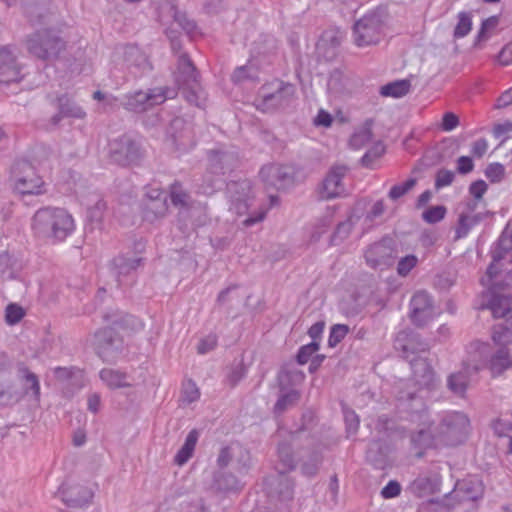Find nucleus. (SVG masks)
I'll list each match as a JSON object with an SVG mask.
<instances>
[{"instance_id":"obj_1","label":"nucleus","mask_w":512,"mask_h":512,"mask_svg":"<svg viewBox=\"0 0 512 512\" xmlns=\"http://www.w3.org/2000/svg\"><path fill=\"white\" fill-rule=\"evenodd\" d=\"M103 320L111 326L99 329L94 334L93 346L96 354L107 363L115 362L124 349L123 338L116 331L134 324L135 318L121 311L105 313Z\"/></svg>"},{"instance_id":"obj_2","label":"nucleus","mask_w":512,"mask_h":512,"mask_svg":"<svg viewBox=\"0 0 512 512\" xmlns=\"http://www.w3.org/2000/svg\"><path fill=\"white\" fill-rule=\"evenodd\" d=\"M31 228L38 238L60 243L73 233L75 222L64 208L43 207L33 215Z\"/></svg>"},{"instance_id":"obj_3","label":"nucleus","mask_w":512,"mask_h":512,"mask_svg":"<svg viewBox=\"0 0 512 512\" xmlns=\"http://www.w3.org/2000/svg\"><path fill=\"white\" fill-rule=\"evenodd\" d=\"M174 77L178 88L190 104L199 108L205 106L207 95L201 87L200 74L187 53L179 55Z\"/></svg>"},{"instance_id":"obj_4","label":"nucleus","mask_w":512,"mask_h":512,"mask_svg":"<svg viewBox=\"0 0 512 512\" xmlns=\"http://www.w3.org/2000/svg\"><path fill=\"white\" fill-rule=\"evenodd\" d=\"M176 96L177 90L175 88L156 87L146 92L139 90L127 94L124 96L121 104L128 111L141 113Z\"/></svg>"},{"instance_id":"obj_5","label":"nucleus","mask_w":512,"mask_h":512,"mask_svg":"<svg viewBox=\"0 0 512 512\" xmlns=\"http://www.w3.org/2000/svg\"><path fill=\"white\" fill-rule=\"evenodd\" d=\"M134 249L133 255L130 252L120 253L110 263L111 271L120 286L132 284L138 268L145 265L146 259L139 255L144 251L145 243L142 240L135 242Z\"/></svg>"},{"instance_id":"obj_6","label":"nucleus","mask_w":512,"mask_h":512,"mask_svg":"<svg viewBox=\"0 0 512 512\" xmlns=\"http://www.w3.org/2000/svg\"><path fill=\"white\" fill-rule=\"evenodd\" d=\"M65 47V41L47 29L35 32L27 40L29 53L44 61L56 59Z\"/></svg>"},{"instance_id":"obj_7","label":"nucleus","mask_w":512,"mask_h":512,"mask_svg":"<svg viewBox=\"0 0 512 512\" xmlns=\"http://www.w3.org/2000/svg\"><path fill=\"white\" fill-rule=\"evenodd\" d=\"M469 425V418L463 412H447L438 425V434L447 445L455 446L464 441Z\"/></svg>"},{"instance_id":"obj_8","label":"nucleus","mask_w":512,"mask_h":512,"mask_svg":"<svg viewBox=\"0 0 512 512\" xmlns=\"http://www.w3.org/2000/svg\"><path fill=\"white\" fill-rule=\"evenodd\" d=\"M12 174L15 180V189L23 195L42 194L44 190V181L35 170V167L27 160L16 161L12 168Z\"/></svg>"},{"instance_id":"obj_9","label":"nucleus","mask_w":512,"mask_h":512,"mask_svg":"<svg viewBox=\"0 0 512 512\" xmlns=\"http://www.w3.org/2000/svg\"><path fill=\"white\" fill-rule=\"evenodd\" d=\"M143 156L140 143L128 134H124L109 142V157L120 166L136 164Z\"/></svg>"},{"instance_id":"obj_10","label":"nucleus","mask_w":512,"mask_h":512,"mask_svg":"<svg viewBox=\"0 0 512 512\" xmlns=\"http://www.w3.org/2000/svg\"><path fill=\"white\" fill-rule=\"evenodd\" d=\"M364 256L370 268L385 270L391 267L398 258L395 241L390 237H384L370 245L365 251Z\"/></svg>"},{"instance_id":"obj_11","label":"nucleus","mask_w":512,"mask_h":512,"mask_svg":"<svg viewBox=\"0 0 512 512\" xmlns=\"http://www.w3.org/2000/svg\"><path fill=\"white\" fill-rule=\"evenodd\" d=\"M229 209L242 216L248 213L253 201L252 183L248 179L229 181L226 185Z\"/></svg>"},{"instance_id":"obj_12","label":"nucleus","mask_w":512,"mask_h":512,"mask_svg":"<svg viewBox=\"0 0 512 512\" xmlns=\"http://www.w3.org/2000/svg\"><path fill=\"white\" fill-rule=\"evenodd\" d=\"M382 23L378 15L368 14L359 19L353 27L354 42L363 47L380 41Z\"/></svg>"},{"instance_id":"obj_13","label":"nucleus","mask_w":512,"mask_h":512,"mask_svg":"<svg viewBox=\"0 0 512 512\" xmlns=\"http://www.w3.org/2000/svg\"><path fill=\"white\" fill-rule=\"evenodd\" d=\"M437 314L432 297L427 292L418 291L413 295L410 301V319L413 324L423 327Z\"/></svg>"},{"instance_id":"obj_14","label":"nucleus","mask_w":512,"mask_h":512,"mask_svg":"<svg viewBox=\"0 0 512 512\" xmlns=\"http://www.w3.org/2000/svg\"><path fill=\"white\" fill-rule=\"evenodd\" d=\"M54 497L69 508H82L91 501L93 494L83 485L64 481L54 493Z\"/></svg>"},{"instance_id":"obj_15","label":"nucleus","mask_w":512,"mask_h":512,"mask_svg":"<svg viewBox=\"0 0 512 512\" xmlns=\"http://www.w3.org/2000/svg\"><path fill=\"white\" fill-rule=\"evenodd\" d=\"M394 347L404 359L410 361L411 358H418L422 353L428 352L430 345L417 333L400 331L394 341Z\"/></svg>"},{"instance_id":"obj_16","label":"nucleus","mask_w":512,"mask_h":512,"mask_svg":"<svg viewBox=\"0 0 512 512\" xmlns=\"http://www.w3.org/2000/svg\"><path fill=\"white\" fill-rule=\"evenodd\" d=\"M346 173L347 167L344 165L331 167L319 188L320 198L330 200L343 196L345 194V188L342 180Z\"/></svg>"},{"instance_id":"obj_17","label":"nucleus","mask_w":512,"mask_h":512,"mask_svg":"<svg viewBox=\"0 0 512 512\" xmlns=\"http://www.w3.org/2000/svg\"><path fill=\"white\" fill-rule=\"evenodd\" d=\"M259 176L267 187L277 190L284 189L293 182V174L291 169L280 164L264 165Z\"/></svg>"},{"instance_id":"obj_18","label":"nucleus","mask_w":512,"mask_h":512,"mask_svg":"<svg viewBox=\"0 0 512 512\" xmlns=\"http://www.w3.org/2000/svg\"><path fill=\"white\" fill-rule=\"evenodd\" d=\"M11 46L0 47V83L9 84L21 80L20 66Z\"/></svg>"},{"instance_id":"obj_19","label":"nucleus","mask_w":512,"mask_h":512,"mask_svg":"<svg viewBox=\"0 0 512 512\" xmlns=\"http://www.w3.org/2000/svg\"><path fill=\"white\" fill-rule=\"evenodd\" d=\"M484 487L476 477H468L456 482L452 491L453 498L458 502L477 501L482 498Z\"/></svg>"},{"instance_id":"obj_20","label":"nucleus","mask_w":512,"mask_h":512,"mask_svg":"<svg viewBox=\"0 0 512 512\" xmlns=\"http://www.w3.org/2000/svg\"><path fill=\"white\" fill-rule=\"evenodd\" d=\"M170 199L173 206L179 209L180 229L187 227L186 217L191 213L193 200L190 194L183 188L182 184L175 181L170 186Z\"/></svg>"},{"instance_id":"obj_21","label":"nucleus","mask_w":512,"mask_h":512,"mask_svg":"<svg viewBox=\"0 0 512 512\" xmlns=\"http://www.w3.org/2000/svg\"><path fill=\"white\" fill-rule=\"evenodd\" d=\"M209 172L214 175H224L231 172L238 163L235 153L226 150H211L208 154Z\"/></svg>"},{"instance_id":"obj_22","label":"nucleus","mask_w":512,"mask_h":512,"mask_svg":"<svg viewBox=\"0 0 512 512\" xmlns=\"http://www.w3.org/2000/svg\"><path fill=\"white\" fill-rule=\"evenodd\" d=\"M294 93L295 89L293 85L281 82L276 91L262 95V100L258 107L263 111L283 108L289 104Z\"/></svg>"},{"instance_id":"obj_23","label":"nucleus","mask_w":512,"mask_h":512,"mask_svg":"<svg viewBox=\"0 0 512 512\" xmlns=\"http://www.w3.org/2000/svg\"><path fill=\"white\" fill-rule=\"evenodd\" d=\"M409 363L415 384L420 389H431L435 384V373L427 359L419 356L418 358H411Z\"/></svg>"},{"instance_id":"obj_24","label":"nucleus","mask_w":512,"mask_h":512,"mask_svg":"<svg viewBox=\"0 0 512 512\" xmlns=\"http://www.w3.org/2000/svg\"><path fill=\"white\" fill-rule=\"evenodd\" d=\"M291 374L300 375L303 377V374L298 371H295V372L282 371L280 373L279 380H280V390L282 393L280 394V396H279L278 400L276 401L274 408H273V412L276 415H281L288 409L296 406L300 400L301 395H300L299 391H297L295 389H290V390L284 392V389H285V387L283 385L284 378H290Z\"/></svg>"},{"instance_id":"obj_25","label":"nucleus","mask_w":512,"mask_h":512,"mask_svg":"<svg viewBox=\"0 0 512 512\" xmlns=\"http://www.w3.org/2000/svg\"><path fill=\"white\" fill-rule=\"evenodd\" d=\"M343 40V33L338 29L325 30L316 46L319 55L327 60L333 59L337 54V49Z\"/></svg>"},{"instance_id":"obj_26","label":"nucleus","mask_w":512,"mask_h":512,"mask_svg":"<svg viewBox=\"0 0 512 512\" xmlns=\"http://www.w3.org/2000/svg\"><path fill=\"white\" fill-rule=\"evenodd\" d=\"M123 57L127 67L134 69V74H142L151 70L147 56L137 45L125 46Z\"/></svg>"},{"instance_id":"obj_27","label":"nucleus","mask_w":512,"mask_h":512,"mask_svg":"<svg viewBox=\"0 0 512 512\" xmlns=\"http://www.w3.org/2000/svg\"><path fill=\"white\" fill-rule=\"evenodd\" d=\"M299 431L290 432L289 439L283 440L278 444V457L282 469L279 470L280 474H285L288 471H292L296 467V462L293 455V444L298 440Z\"/></svg>"},{"instance_id":"obj_28","label":"nucleus","mask_w":512,"mask_h":512,"mask_svg":"<svg viewBox=\"0 0 512 512\" xmlns=\"http://www.w3.org/2000/svg\"><path fill=\"white\" fill-rule=\"evenodd\" d=\"M366 460L376 469H385L389 466V447L381 440H373L366 451Z\"/></svg>"},{"instance_id":"obj_29","label":"nucleus","mask_w":512,"mask_h":512,"mask_svg":"<svg viewBox=\"0 0 512 512\" xmlns=\"http://www.w3.org/2000/svg\"><path fill=\"white\" fill-rule=\"evenodd\" d=\"M58 113L51 118L53 125H58L64 117L82 119L85 117V111L77 105L67 94L57 98Z\"/></svg>"},{"instance_id":"obj_30","label":"nucleus","mask_w":512,"mask_h":512,"mask_svg":"<svg viewBox=\"0 0 512 512\" xmlns=\"http://www.w3.org/2000/svg\"><path fill=\"white\" fill-rule=\"evenodd\" d=\"M512 366V350L510 347H499L492 355L489 369L493 377L500 376Z\"/></svg>"},{"instance_id":"obj_31","label":"nucleus","mask_w":512,"mask_h":512,"mask_svg":"<svg viewBox=\"0 0 512 512\" xmlns=\"http://www.w3.org/2000/svg\"><path fill=\"white\" fill-rule=\"evenodd\" d=\"M293 494V481L285 474H280L271 482L270 495L272 497H277L280 501L286 502L292 500Z\"/></svg>"},{"instance_id":"obj_32","label":"nucleus","mask_w":512,"mask_h":512,"mask_svg":"<svg viewBox=\"0 0 512 512\" xmlns=\"http://www.w3.org/2000/svg\"><path fill=\"white\" fill-rule=\"evenodd\" d=\"M87 207V220L100 227L106 210V203L98 194H93L89 198L83 200Z\"/></svg>"},{"instance_id":"obj_33","label":"nucleus","mask_w":512,"mask_h":512,"mask_svg":"<svg viewBox=\"0 0 512 512\" xmlns=\"http://www.w3.org/2000/svg\"><path fill=\"white\" fill-rule=\"evenodd\" d=\"M22 270L21 262L8 252L0 254V279L3 281L16 279Z\"/></svg>"},{"instance_id":"obj_34","label":"nucleus","mask_w":512,"mask_h":512,"mask_svg":"<svg viewBox=\"0 0 512 512\" xmlns=\"http://www.w3.org/2000/svg\"><path fill=\"white\" fill-rule=\"evenodd\" d=\"M168 212L167 197L156 200H147L144 204L143 217L149 222H154L166 216Z\"/></svg>"},{"instance_id":"obj_35","label":"nucleus","mask_w":512,"mask_h":512,"mask_svg":"<svg viewBox=\"0 0 512 512\" xmlns=\"http://www.w3.org/2000/svg\"><path fill=\"white\" fill-rule=\"evenodd\" d=\"M100 379L111 389L129 387L127 374L120 370L104 368L99 373Z\"/></svg>"},{"instance_id":"obj_36","label":"nucleus","mask_w":512,"mask_h":512,"mask_svg":"<svg viewBox=\"0 0 512 512\" xmlns=\"http://www.w3.org/2000/svg\"><path fill=\"white\" fill-rule=\"evenodd\" d=\"M199 438V433L196 429L191 430L186 436L185 442L183 446L179 449L177 454L175 455L174 462L182 466L184 465L193 455L195 450L197 441Z\"/></svg>"},{"instance_id":"obj_37","label":"nucleus","mask_w":512,"mask_h":512,"mask_svg":"<svg viewBox=\"0 0 512 512\" xmlns=\"http://www.w3.org/2000/svg\"><path fill=\"white\" fill-rule=\"evenodd\" d=\"M411 81L409 79L395 80L383 85L380 94L384 97L401 98L409 93Z\"/></svg>"},{"instance_id":"obj_38","label":"nucleus","mask_w":512,"mask_h":512,"mask_svg":"<svg viewBox=\"0 0 512 512\" xmlns=\"http://www.w3.org/2000/svg\"><path fill=\"white\" fill-rule=\"evenodd\" d=\"M213 488L218 492H230L239 489V481L229 472H217L214 474Z\"/></svg>"},{"instance_id":"obj_39","label":"nucleus","mask_w":512,"mask_h":512,"mask_svg":"<svg viewBox=\"0 0 512 512\" xmlns=\"http://www.w3.org/2000/svg\"><path fill=\"white\" fill-rule=\"evenodd\" d=\"M49 4V0H42L41 4L26 7L25 13L33 25L46 23L50 13Z\"/></svg>"},{"instance_id":"obj_40","label":"nucleus","mask_w":512,"mask_h":512,"mask_svg":"<svg viewBox=\"0 0 512 512\" xmlns=\"http://www.w3.org/2000/svg\"><path fill=\"white\" fill-rule=\"evenodd\" d=\"M468 381L466 373L457 372L448 377L447 386L454 394L463 397L467 391Z\"/></svg>"},{"instance_id":"obj_41","label":"nucleus","mask_w":512,"mask_h":512,"mask_svg":"<svg viewBox=\"0 0 512 512\" xmlns=\"http://www.w3.org/2000/svg\"><path fill=\"white\" fill-rule=\"evenodd\" d=\"M231 81L234 84H242L246 81H258V71L253 65L239 66L233 71Z\"/></svg>"},{"instance_id":"obj_42","label":"nucleus","mask_w":512,"mask_h":512,"mask_svg":"<svg viewBox=\"0 0 512 512\" xmlns=\"http://www.w3.org/2000/svg\"><path fill=\"white\" fill-rule=\"evenodd\" d=\"M54 375L59 381L71 380L77 384L78 388L82 386V373L75 367H56L54 368Z\"/></svg>"},{"instance_id":"obj_43","label":"nucleus","mask_w":512,"mask_h":512,"mask_svg":"<svg viewBox=\"0 0 512 512\" xmlns=\"http://www.w3.org/2000/svg\"><path fill=\"white\" fill-rule=\"evenodd\" d=\"M321 463L322 455L317 451L311 452L308 459L301 465L302 474L306 477H314L318 473Z\"/></svg>"},{"instance_id":"obj_44","label":"nucleus","mask_w":512,"mask_h":512,"mask_svg":"<svg viewBox=\"0 0 512 512\" xmlns=\"http://www.w3.org/2000/svg\"><path fill=\"white\" fill-rule=\"evenodd\" d=\"M492 339L499 347H510L512 350V331L504 325L493 328Z\"/></svg>"},{"instance_id":"obj_45","label":"nucleus","mask_w":512,"mask_h":512,"mask_svg":"<svg viewBox=\"0 0 512 512\" xmlns=\"http://www.w3.org/2000/svg\"><path fill=\"white\" fill-rule=\"evenodd\" d=\"M494 318H504L511 312L508 302L498 296H494L488 305Z\"/></svg>"},{"instance_id":"obj_46","label":"nucleus","mask_w":512,"mask_h":512,"mask_svg":"<svg viewBox=\"0 0 512 512\" xmlns=\"http://www.w3.org/2000/svg\"><path fill=\"white\" fill-rule=\"evenodd\" d=\"M471 28V15L467 12H460L458 14V23L454 29L453 36L455 38H463L471 31Z\"/></svg>"},{"instance_id":"obj_47","label":"nucleus","mask_w":512,"mask_h":512,"mask_svg":"<svg viewBox=\"0 0 512 512\" xmlns=\"http://www.w3.org/2000/svg\"><path fill=\"white\" fill-rule=\"evenodd\" d=\"M25 314V310L22 306L16 303H10L5 309V321L9 325H15L23 319Z\"/></svg>"},{"instance_id":"obj_48","label":"nucleus","mask_w":512,"mask_h":512,"mask_svg":"<svg viewBox=\"0 0 512 512\" xmlns=\"http://www.w3.org/2000/svg\"><path fill=\"white\" fill-rule=\"evenodd\" d=\"M372 135L370 127H363L351 136L350 146L354 149H360L371 141Z\"/></svg>"},{"instance_id":"obj_49","label":"nucleus","mask_w":512,"mask_h":512,"mask_svg":"<svg viewBox=\"0 0 512 512\" xmlns=\"http://www.w3.org/2000/svg\"><path fill=\"white\" fill-rule=\"evenodd\" d=\"M349 326L345 324H335L330 328L328 346H337L348 334Z\"/></svg>"},{"instance_id":"obj_50","label":"nucleus","mask_w":512,"mask_h":512,"mask_svg":"<svg viewBox=\"0 0 512 512\" xmlns=\"http://www.w3.org/2000/svg\"><path fill=\"white\" fill-rule=\"evenodd\" d=\"M319 348L320 344L317 341H312L309 344L301 346L296 355L298 364H306L312 358V355L319 350Z\"/></svg>"},{"instance_id":"obj_51","label":"nucleus","mask_w":512,"mask_h":512,"mask_svg":"<svg viewBox=\"0 0 512 512\" xmlns=\"http://www.w3.org/2000/svg\"><path fill=\"white\" fill-rule=\"evenodd\" d=\"M418 258L414 254L401 257L397 263V273L399 276L406 277L411 270L416 267Z\"/></svg>"},{"instance_id":"obj_52","label":"nucleus","mask_w":512,"mask_h":512,"mask_svg":"<svg viewBox=\"0 0 512 512\" xmlns=\"http://www.w3.org/2000/svg\"><path fill=\"white\" fill-rule=\"evenodd\" d=\"M411 442L417 448L428 447L432 443V433L429 429H420L411 434Z\"/></svg>"},{"instance_id":"obj_53","label":"nucleus","mask_w":512,"mask_h":512,"mask_svg":"<svg viewBox=\"0 0 512 512\" xmlns=\"http://www.w3.org/2000/svg\"><path fill=\"white\" fill-rule=\"evenodd\" d=\"M415 185H416V179L415 178H409L404 183L394 185L390 189L388 196L392 200H397L400 197L404 196Z\"/></svg>"},{"instance_id":"obj_54","label":"nucleus","mask_w":512,"mask_h":512,"mask_svg":"<svg viewBox=\"0 0 512 512\" xmlns=\"http://www.w3.org/2000/svg\"><path fill=\"white\" fill-rule=\"evenodd\" d=\"M505 175V167L498 162L490 163L485 169V176L492 183H499Z\"/></svg>"},{"instance_id":"obj_55","label":"nucleus","mask_w":512,"mask_h":512,"mask_svg":"<svg viewBox=\"0 0 512 512\" xmlns=\"http://www.w3.org/2000/svg\"><path fill=\"white\" fill-rule=\"evenodd\" d=\"M446 214V208L442 205L432 206L423 212V219L430 224L441 221Z\"/></svg>"},{"instance_id":"obj_56","label":"nucleus","mask_w":512,"mask_h":512,"mask_svg":"<svg viewBox=\"0 0 512 512\" xmlns=\"http://www.w3.org/2000/svg\"><path fill=\"white\" fill-rule=\"evenodd\" d=\"M432 482L429 477L419 476L411 483V490L418 496H422L431 490Z\"/></svg>"},{"instance_id":"obj_57","label":"nucleus","mask_w":512,"mask_h":512,"mask_svg":"<svg viewBox=\"0 0 512 512\" xmlns=\"http://www.w3.org/2000/svg\"><path fill=\"white\" fill-rule=\"evenodd\" d=\"M174 23L183 29L187 34H192L196 29V24L193 20H190L185 13L175 11Z\"/></svg>"},{"instance_id":"obj_58","label":"nucleus","mask_w":512,"mask_h":512,"mask_svg":"<svg viewBox=\"0 0 512 512\" xmlns=\"http://www.w3.org/2000/svg\"><path fill=\"white\" fill-rule=\"evenodd\" d=\"M352 229L349 221L341 222L337 225L334 233L331 236V244L336 245L348 237Z\"/></svg>"},{"instance_id":"obj_59","label":"nucleus","mask_w":512,"mask_h":512,"mask_svg":"<svg viewBox=\"0 0 512 512\" xmlns=\"http://www.w3.org/2000/svg\"><path fill=\"white\" fill-rule=\"evenodd\" d=\"M454 178L455 174L453 171L444 168L438 170L435 177V188L440 189L451 185Z\"/></svg>"},{"instance_id":"obj_60","label":"nucleus","mask_w":512,"mask_h":512,"mask_svg":"<svg viewBox=\"0 0 512 512\" xmlns=\"http://www.w3.org/2000/svg\"><path fill=\"white\" fill-rule=\"evenodd\" d=\"M473 227L470 216L462 213L458 219L455 239L457 240L466 237Z\"/></svg>"},{"instance_id":"obj_61","label":"nucleus","mask_w":512,"mask_h":512,"mask_svg":"<svg viewBox=\"0 0 512 512\" xmlns=\"http://www.w3.org/2000/svg\"><path fill=\"white\" fill-rule=\"evenodd\" d=\"M344 420L347 433L349 435L356 434L359 428L360 420L355 411L349 409L345 410Z\"/></svg>"},{"instance_id":"obj_62","label":"nucleus","mask_w":512,"mask_h":512,"mask_svg":"<svg viewBox=\"0 0 512 512\" xmlns=\"http://www.w3.org/2000/svg\"><path fill=\"white\" fill-rule=\"evenodd\" d=\"M182 397H183V401L188 404L195 402L199 399V397H200L199 389L196 386V384L194 382H192L191 380L188 381L184 385Z\"/></svg>"},{"instance_id":"obj_63","label":"nucleus","mask_w":512,"mask_h":512,"mask_svg":"<svg viewBox=\"0 0 512 512\" xmlns=\"http://www.w3.org/2000/svg\"><path fill=\"white\" fill-rule=\"evenodd\" d=\"M25 371V380L29 385L26 390L30 389L33 393L35 400L39 401L40 399V383L37 375L33 372H30L28 369H24Z\"/></svg>"},{"instance_id":"obj_64","label":"nucleus","mask_w":512,"mask_h":512,"mask_svg":"<svg viewBox=\"0 0 512 512\" xmlns=\"http://www.w3.org/2000/svg\"><path fill=\"white\" fill-rule=\"evenodd\" d=\"M246 376V368L239 364L233 367L227 375V382L231 387H235Z\"/></svg>"}]
</instances>
